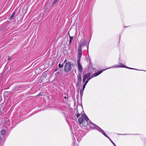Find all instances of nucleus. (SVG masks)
<instances>
[{
  "instance_id": "5",
  "label": "nucleus",
  "mask_w": 146,
  "mask_h": 146,
  "mask_svg": "<svg viewBox=\"0 0 146 146\" xmlns=\"http://www.w3.org/2000/svg\"><path fill=\"white\" fill-rule=\"evenodd\" d=\"M91 73H88L84 76L83 79V82H84L88 78L91 76Z\"/></svg>"
},
{
  "instance_id": "27",
  "label": "nucleus",
  "mask_w": 146,
  "mask_h": 146,
  "mask_svg": "<svg viewBox=\"0 0 146 146\" xmlns=\"http://www.w3.org/2000/svg\"><path fill=\"white\" fill-rule=\"evenodd\" d=\"M66 60H65L64 61V62H66Z\"/></svg>"
},
{
  "instance_id": "17",
  "label": "nucleus",
  "mask_w": 146,
  "mask_h": 146,
  "mask_svg": "<svg viewBox=\"0 0 146 146\" xmlns=\"http://www.w3.org/2000/svg\"><path fill=\"white\" fill-rule=\"evenodd\" d=\"M58 66L59 68H62L63 67L62 65H61L60 64H59L58 65Z\"/></svg>"
},
{
  "instance_id": "14",
  "label": "nucleus",
  "mask_w": 146,
  "mask_h": 146,
  "mask_svg": "<svg viewBox=\"0 0 146 146\" xmlns=\"http://www.w3.org/2000/svg\"><path fill=\"white\" fill-rule=\"evenodd\" d=\"M84 90L81 89L80 90V94L81 95H82L83 94V92Z\"/></svg>"
},
{
  "instance_id": "8",
  "label": "nucleus",
  "mask_w": 146,
  "mask_h": 146,
  "mask_svg": "<svg viewBox=\"0 0 146 146\" xmlns=\"http://www.w3.org/2000/svg\"><path fill=\"white\" fill-rule=\"evenodd\" d=\"M77 82H80L82 80L81 75L80 74H79L78 76Z\"/></svg>"
},
{
  "instance_id": "7",
  "label": "nucleus",
  "mask_w": 146,
  "mask_h": 146,
  "mask_svg": "<svg viewBox=\"0 0 146 146\" xmlns=\"http://www.w3.org/2000/svg\"><path fill=\"white\" fill-rule=\"evenodd\" d=\"M106 69H105L103 70L100 71L99 72H98L96 73H94V74L93 75L91 76L92 78L94 77H96L98 75H99L100 74H101Z\"/></svg>"
},
{
  "instance_id": "12",
  "label": "nucleus",
  "mask_w": 146,
  "mask_h": 146,
  "mask_svg": "<svg viewBox=\"0 0 146 146\" xmlns=\"http://www.w3.org/2000/svg\"><path fill=\"white\" fill-rule=\"evenodd\" d=\"M70 41H69V44H70L71 43V42L72 41V40L73 38V37L70 36Z\"/></svg>"
},
{
  "instance_id": "6",
  "label": "nucleus",
  "mask_w": 146,
  "mask_h": 146,
  "mask_svg": "<svg viewBox=\"0 0 146 146\" xmlns=\"http://www.w3.org/2000/svg\"><path fill=\"white\" fill-rule=\"evenodd\" d=\"M124 67V68H127L129 69H135L132 68H130L127 67L124 65H123L122 64H120V65L119 66H117V65H115L113 67Z\"/></svg>"
},
{
  "instance_id": "11",
  "label": "nucleus",
  "mask_w": 146,
  "mask_h": 146,
  "mask_svg": "<svg viewBox=\"0 0 146 146\" xmlns=\"http://www.w3.org/2000/svg\"><path fill=\"white\" fill-rule=\"evenodd\" d=\"M6 133V130L5 129H3L1 131V134L3 135H4Z\"/></svg>"
},
{
  "instance_id": "10",
  "label": "nucleus",
  "mask_w": 146,
  "mask_h": 146,
  "mask_svg": "<svg viewBox=\"0 0 146 146\" xmlns=\"http://www.w3.org/2000/svg\"><path fill=\"white\" fill-rule=\"evenodd\" d=\"M92 78V77L91 76L89 78H87V80H86V81H85V82L87 84V83Z\"/></svg>"
},
{
  "instance_id": "25",
  "label": "nucleus",
  "mask_w": 146,
  "mask_h": 146,
  "mask_svg": "<svg viewBox=\"0 0 146 146\" xmlns=\"http://www.w3.org/2000/svg\"><path fill=\"white\" fill-rule=\"evenodd\" d=\"M64 98L65 99H66V97H64Z\"/></svg>"
},
{
  "instance_id": "15",
  "label": "nucleus",
  "mask_w": 146,
  "mask_h": 146,
  "mask_svg": "<svg viewBox=\"0 0 146 146\" xmlns=\"http://www.w3.org/2000/svg\"><path fill=\"white\" fill-rule=\"evenodd\" d=\"M87 84L85 82L84 84L83 85V89H82L84 90V88H85Z\"/></svg>"
},
{
  "instance_id": "21",
  "label": "nucleus",
  "mask_w": 146,
  "mask_h": 146,
  "mask_svg": "<svg viewBox=\"0 0 146 146\" xmlns=\"http://www.w3.org/2000/svg\"><path fill=\"white\" fill-rule=\"evenodd\" d=\"M112 143H113V145H114V146H116V145H115V143H114L113 142Z\"/></svg>"
},
{
  "instance_id": "18",
  "label": "nucleus",
  "mask_w": 146,
  "mask_h": 146,
  "mask_svg": "<svg viewBox=\"0 0 146 146\" xmlns=\"http://www.w3.org/2000/svg\"><path fill=\"white\" fill-rule=\"evenodd\" d=\"M79 82H78L77 83V84H76V86H79Z\"/></svg>"
},
{
  "instance_id": "3",
  "label": "nucleus",
  "mask_w": 146,
  "mask_h": 146,
  "mask_svg": "<svg viewBox=\"0 0 146 146\" xmlns=\"http://www.w3.org/2000/svg\"><path fill=\"white\" fill-rule=\"evenodd\" d=\"M82 45H80L78 47V58L77 60H80L81 58L82 54V49L81 48Z\"/></svg>"
},
{
  "instance_id": "16",
  "label": "nucleus",
  "mask_w": 146,
  "mask_h": 146,
  "mask_svg": "<svg viewBox=\"0 0 146 146\" xmlns=\"http://www.w3.org/2000/svg\"><path fill=\"white\" fill-rule=\"evenodd\" d=\"M80 116V113H78V114H76V117L77 118H78Z\"/></svg>"
},
{
  "instance_id": "22",
  "label": "nucleus",
  "mask_w": 146,
  "mask_h": 146,
  "mask_svg": "<svg viewBox=\"0 0 146 146\" xmlns=\"http://www.w3.org/2000/svg\"><path fill=\"white\" fill-rule=\"evenodd\" d=\"M110 141H111V142L112 143H113V142L110 139Z\"/></svg>"
},
{
  "instance_id": "26",
  "label": "nucleus",
  "mask_w": 146,
  "mask_h": 146,
  "mask_svg": "<svg viewBox=\"0 0 146 146\" xmlns=\"http://www.w3.org/2000/svg\"><path fill=\"white\" fill-rule=\"evenodd\" d=\"M57 74H59V72H57Z\"/></svg>"
},
{
  "instance_id": "23",
  "label": "nucleus",
  "mask_w": 146,
  "mask_h": 146,
  "mask_svg": "<svg viewBox=\"0 0 146 146\" xmlns=\"http://www.w3.org/2000/svg\"><path fill=\"white\" fill-rule=\"evenodd\" d=\"M120 135H123V134H119ZM126 134H125L124 135H126Z\"/></svg>"
},
{
  "instance_id": "24",
  "label": "nucleus",
  "mask_w": 146,
  "mask_h": 146,
  "mask_svg": "<svg viewBox=\"0 0 146 146\" xmlns=\"http://www.w3.org/2000/svg\"><path fill=\"white\" fill-rule=\"evenodd\" d=\"M87 49H88V47H87Z\"/></svg>"
},
{
  "instance_id": "4",
  "label": "nucleus",
  "mask_w": 146,
  "mask_h": 146,
  "mask_svg": "<svg viewBox=\"0 0 146 146\" xmlns=\"http://www.w3.org/2000/svg\"><path fill=\"white\" fill-rule=\"evenodd\" d=\"M80 60H77V64L78 70L79 72L81 73L83 69L82 66L80 63Z\"/></svg>"
},
{
  "instance_id": "20",
  "label": "nucleus",
  "mask_w": 146,
  "mask_h": 146,
  "mask_svg": "<svg viewBox=\"0 0 146 146\" xmlns=\"http://www.w3.org/2000/svg\"><path fill=\"white\" fill-rule=\"evenodd\" d=\"M2 138L1 137V136H0V140H2Z\"/></svg>"
},
{
  "instance_id": "1",
  "label": "nucleus",
  "mask_w": 146,
  "mask_h": 146,
  "mask_svg": "<svg viewBox=\"0 0 146 146\" xmlns=\"http://www.w3.org/2000/svg\"><path fill=\"white\" fill-rule=\"evenodd\" d=\"M78 121L80 124H82L83 126L84 127H86L89 125L90 128L96 129L102 133L106 137H108L104 131L99 126L91 122L86 115H85L82 117H80L78 119Z\"/></svg>"
},
{
  "instance_id": "13",
  "label": "nucleus",
  "mask_w": 146,
  "mask_h": 146,
  "mask_svg": "<svg viewBox=\"0 0 146 146\" xmlns=\"http://www.w3.org/2000/svg\"><path fill=\"white\" fill-rule=\"evenodd\" d=\"M58 1V0H54L52 4V5H53L55 4Z\"/></svg>"
},
{
  "instance_id": "2",
  "label": "nucleus",
  "mask_w": 146,
  "mask_h": 146,
  "mask_svg": "<svg viewBox=\"0 0 146 146\" xmlns=\"http://www.w3.org/2000/svg\"><path fill=\"white\" fill-rule=\"evenodd\" d=\"M71 65L70 62H68L65 64L64 67V70L65 72H68L70 71L71 69Z\"/></svg>"
},
{
  "instance_id": "9",
  "label": "nucleus",
  "mask_w": 146,
  "mask_h": 146,
  "mask_svg": "<svg viewBox=\"0 0 146 146\" xmlns=\"http://www.w3.org/2000/svg\"><path fill=\"white\" fill-rule=\"evenodd\" d=\"M15 14V12H13V13L12 14L11 17H10V19L11 20H12L13 19Z\"/></svg>"
},
{
  "instance_id": "19",
  "label": "nucleus",
  "mask_w": 146,
  "mask_h": 146,
  "mask_svg": "<svg viewBox=\"0 0 146 146\" xmlns=\"http://www.w3.org/2000/svg\"><path fill=\"white\" fill-rule=\"evenodd\" d=\"M71 66H74V64H71Z\"/></svg>"
}]
</instances>
